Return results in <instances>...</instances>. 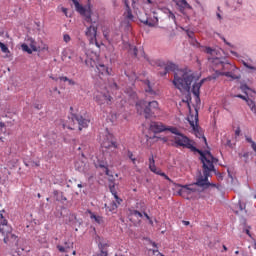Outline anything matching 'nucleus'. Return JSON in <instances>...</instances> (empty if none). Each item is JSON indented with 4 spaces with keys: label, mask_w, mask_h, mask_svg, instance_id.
<instances>
[{
    "label": "nucleus",
    "mask_w": 256,
    "mask_h": 256,
    "mask_svg": "<svg viewBox=\"0 0 256 256\" xmlns=\"http://www.w3.org/2000/svg\"><path fill=\"white\" fill-rule=\"evenodd\" d=\"M164 73L160 72V75L163 77L170 71L174 72L173 85L181 93H189L191 91V84L195 81V74L191 70H178V66L175 63L167 62L164 67Z\"/></svg>",
    "instance_id": "obj_1"
},
{
    "label": "nucleus",
    "mask_w": 256,
    "mask_h": 256,
    "mask_svg": "<svg viewBox=\"0 0 256 256\" xmlns=\"http://www.w3.org/2000/svg\"><path fill=\"white\" fill-rule=\"evenodd\" d=\"M200 159L203 164L204 176H200L192 185H194V187H205V185L215 187V184L209 183V177H211V173H216L215 163H219V159L215 158L209 151L205 153L200 152Z\"/></svg>",
    "instance_id": "obj_2"
},
{
    "label": "nucleus",
    "mask_w": 256,
    "mask_h": 256,
    "mask_svg": "<svg viewBox=\"0 0 256 256\" xmlns=\"http://www.w3.org/2000/svg\"><path fill=\"white\" fill-rule=\"evenodd\" d=\"M137 113L142 115L144 113L145 119H151V117H155V113H159V102L153 100L151 102H147L145 100H140L136 103Z\"/></svg>",
    "instance_id": "obj_3"
},
{
    "label": "nucleus",
    "mask_w": 256,
    "mask_h": 256,
    "mask_svg": "<svg viewBox=\"0 0 256 256\" xmlns=\"http://www.w3.org/2000/svg\"><path fill=\"white\" fill-rule=\"evenodd\" d=\"M170 133L176 135L174 136V143L176 147H184L185 149H191L192 151L199 153V155L203 153L201 150L197 149V147L193 146V140L189 139V137L181 133V131H179V128H171Z\"/></svg>",
    "instance_id": "obj_4"
},
{
    "label": "nucleus",
    "mask_w": 256,
    "mask_h": 256,
    "mask_svg": "<svg viewBox=\"0 0 256 256\" xmlns=\"http://www.w3.org/2000/svg\"><path fill=\"white\" fill-rule=\"evenodd\" d=\"M209 61L211 63V67L213 69V71H215V76L212 77V79H217V77H230L231 79H240V76H237L235 73L233 72H222L223 69V63H225V59L224 58H219V57H215V58H209Z\"/></svg>",
    "instance_id": "obj_5"
},
{
    "label": "nucleus",
    "mask_w": 256,
    "mask_h": 256,
    "mask_svg": "<svg viewBox=\"0 0 256 256\" xmlns=\"http://www.w3.org/2000/svg\"><path fill=\"white\" fill-rule=\"evenodd\" d=\"M1 234L4 236L3 242L9 247H19V236L13 233L11 225L3 224Z\"/></svg>",
    "instance_id": "obj_6"
},
{
    "label": "nucleus",
    "mask_w": 256,
    "mask_h": 256,
    "mask_svg": "<svg viewBox=\"0 0 256 256\" xmlns=\"http://www.w3.org/2000/svg\"><path fill=\"white\" fill-rule=\"evenodd\" d=\"M68 124H62L63 129H75V124H78L79 131L89 127L90 121L88 119L83 118L81 115L72 114L71 118H68Z\"/></svg>",
    "instance_id": "obj_7"
},
{
    "label": "nucleus",
    "mask_w": 256,
    "mask_h": 256,
    "mask_svg": "<svg viewBox=\"0 0 256 256\" xmlns=\"http://www.w3.org/2000/svg\"><path fill=\"white\" fill-rule=\"evenodd\" d=\"M100 144L104 149H117V141H115V136L109 133V130H105V132L100 136Z\"/></svg>",
    "instance_id": "obj_8"
},
{
    "label": "nucleus",
    "mask_w": 256,
    "mask_h": 256,
    "mask_svg": "<svg viewBox=\"0 0 256 256\" xmlns=\"http://www.w3.org/2000/svg\"><path fill=\"white\" fill-rule=\"evenodd\" d=\"M74 3V7L80 15H83L85 17L86 23H93V19H91V7L88 6L87 8L83 7L77 0H72Z\"/></svg>",
    "instance_id": "obj_9"
},
{
    "label": "nucleus",
    "mask_w": 256,
    "mask_h": 256,
    "mask_svg": "<svg viewBox=\"0 0 256 256\" xmlns=\"http://www.w3.org/2000/svg\"><path fill=\"white\" fill-rule=\"evenodd\" d=\"M176 187H180L178 190V194L181 197H187L188 195H193V193H197V187H195V184H186V185H181V184H176Z\"/></svg>",
    "instance_id": "obj_10"
},
{
    "label": "nucleus",
    "mask_w": 256,
    "mask_h": 256,
    "mask_svg": "<svg viewBox=\"0 0 256 256\" xmlns=\"http://www.w3.org/2000/svg\"><path fill=\"white\" fill-rule=\"evenodd\" d=\"M22 51H24L25 53H28V55L33 54L34 52L39 51V49L37 48V41H35V39H33L32 37H27L26 38V44H22L21 45Z\"/></svg>",
    "instance_id": "obj_11"
},
{
    "label": "nucleus",
    "mask_w": 256,
    "mask_h": 256,
    "mask_svg": "<svg viewBox=\"0 0 256 256\" xmlns=\"http://www.w3.org/2000/svg\"><path fill=\"white\" fill-rule=\"evenodd\" d=\"M188 121L196 137L201 139V137H203V132L201 131V128H199V115L196 114L195 117L194 116L188 117Z\"/></svg>",
    "instance_id": "obj_12"
},
{
    "label": "nucleus",
    "mask_w": 256,
    "mask_h": 256,
    "mask_svg": "<svg viewBox=\"0 0 256 256\" xmlns=\"http://www.w3.org/2000/svg\"><path fill=\"white\" fill-rule=\"evenodd\" d=\"M149 169L150 171H152V173H155V175H160V177H164L166 181H169L170 183L173 182L171 178H169V176L165 174V172H162L160 168H157V166L155 165V158H153V156L149 158Z\"/></svg>",
    "instance_id": "obj_13"
},
{
    "label": "nucleus",
    "mask_w": 256,
    "mask_h": 256,
    "mask_svg": "<svg viewBox=\"0 0 256 256\" xmlns=\"http://www.w3.org/2000/svg\"><path fill=\"white\" fill-rule=\"evenodd\" d=\"M86 37H88L91 45H96V47H99V43L97 42V26L91 25L86 29Z\"/></svg>",
    "instance_id": "obj_14"
},
{
    "label": "nucleus",
    "mask_w": 256,
    "mask_h": 256,
    "mask_svg": "<svg viewBox=\"0 0 256 256\" xmlns=\"http://www.w3.org/2000/svg\"><path fill=\"white\" fill-rule=\"evenodd\" d=\"M94 100L96 101V103H98V105H105V103H107V105H111V101H113V97L103 92H97V94L94 97Z\"/></svg>",
    "instance_id": "obj_15"
},
{
    "label": "nucleus",
    "mask_w": 256,
    "mask_h": 256,
    "mask_svg": "<svg viewBox=\"0 0 256 256\" xmlns=\"http://www.w3.org/2000/svg\"><path fill=\"white\" fill-rule=\"evenodd\" d=\"M150 127L154 133H163L164 131H171V129L175 128L173 126H166L161 122H154Z\"/></svg>",
    "instance_id": "obj_16"
},
{
    "label": "nucleus",
    "mask_w": 256,
    "mask_h": 256,
    "mask_svg": "<svg viewBox=\"0 0 256 256\" xmlns=\"http://www.w3.org/2000/svg\"><path fill=\"white\" fill-rule=\"evenodd\" d=\"M207 80V78H204L202 80H200L199 82H195L192 86V93L193 95L196 97V101H199V95H200V91H201V87H203V83H205V81Z\"/></svg>",
    "instance_id": "obj_17"
},
{
    "label": "nucleus",
    "mask_w": 256,
    "mask_h": 256,
    "mask_svg": "<svg viewBox=\"0 0 256 256\" xmlns=\"http://www.w3.org/2000/svg\"><path fill=\"white\" fill-rule=\"evenodd\" d=\"M104 207H105L107 213H115V211H117V208L119 207V205H117V202L112 201L109 204H105Z\"/></svg>",
    "instance_id": "obj_18"
},
{
    "label": "nucleus",
    "mask_w": 256,
    "mask_h": 256,
    "mask_svg": "<svg viewBox=\"0 0 256 256\" xmlns=\"http://www.w3.org/2000/svg\"><path fill=\"white\" fill-rule=\"evenodd\" d=\"M235 69L236 68L233 64L224 60V63L222 64V73H231V71H235Z\"/></svg>",
    "instance_id": "obj_19"
},
{
    "label": "nucleus",
    "mask_w": 256,
    "mask_h": 256,
    "mask_svg": "<svg viewBox=\"0 0 256 256\" xmlns=\"http://www.w3.org/2000/svg\"><path fill=\"white\" fill-rule=\"evenodd\" d=\"M125 7H126V12H125V17L126 19H129V21H133V12L131 11V7L129 6V2L127 0L124 1Z\"/></svg>",
    "instance_id": "obj_20"
},
{
    "label": "nucleus",
    "mask_w": 256,
    "mask_h": 256,
    "mask_svg": "<svg viewBox=\"0 0 256 256\" xmlns=\"http://www.w3.org/2000/svg\"><path fill=\"white\" fill-rule=\"evenodd\" d=\"M97 69L101 75H111V72L109 71V68L105 66L104 64H99L97 66Z\"/></svg>",
    "instance_id": "obj_21"
},
{
    "label": "nucleus",
    "mask_w": 256,
    "mask_h": 256,
    "mask_svg": "<svg viewBox=\"0 0 256 256\" xmlns=\"http://www.w3.org/2000/svg\"><path fill=\"white\" fill-rule=\"evenodd\" d=\"M3 213H5V210L0 211V233H1V229L3 228V225L9 224L7 219H5V217L3 216Z\"/></svg>",
    "instance_id": "obj_22"
},
{
    "label": "nucleus",
    "mask_w": 256,
    "mask_h": 256,
    "mask_svg": "<svg viewBox=\"0 0 256 256\" xmlns=\"http://www.w3.org/2000/svg\"><path fill=\"white\" fill-rule=\"evenodd\" d=\"M89 214H90V218L94 219V221L98 223V225H101V223H103V218L101 216H97L95 215V213L91 211H89Z\"/></svg>",
    "instance_id": "obj_23"
},
{
    "label": "nucleus",
    "mask_w": 256,
    "mask_h": 256,
    "mask_svg": "<svg viewBox=\"0 0 256 256\" xmlns=\"http://www.w3.org/2000/svg\"><path fill=\"white\" fill-rule=\"evenodd\" d=\"M98 167H100V169H105V174L108 176L110 175L109 174V165L107 164L106 161L98 162Z\"/></svg>",
    "instance_id": "obj_24"
},
{
    "label": "nucleus",
    "mask_w": 256,
    "mask_h": 256,
    "mask_svg": "<svg viewBox=\"0 0 256 256\" xmlns=\"http://www.w3.org/2000/svg\"><path fill=\"white\" fill-rule=\"evenodd\" d=\"M246 103H247L248 107H250V110L252 111V113H256V103H255V101L248 98L246 100Z\"/></svg>",
    "instance_id": "obj_25"
},
{
    "label": "nucleus",
    "mask_w": 256,
    "mask_h": 256,
    "mask_svg": "<svg viewBox=\"0 0 256 256\" xmlns=\"http://www.w3.org/2000/svg\"><path fill=\"white\" fill-rule=\"evenodd\" d=\"M66 247H63L61 245L57 246L58 251H60V253H67V249H71V247H73V244L69 245L67 242H65Z\"/></svg>",
    "instance_id": "obj_26"
},
{
    "label": "nucleus",
    "mask_w": 256,
    "mask_h": 256,
    "mask_svg": "<svg viewBox=\"0 0 256 256\" xmlns=\"http://www.w3.org/2000/svg\"><path fill=\"white\" fill-rule=\"evenodd\" d=\"M76 169L80 171L81 173H85V163L83 161L77 162L75 165Z\"/></svg>",
    "instance_id": "obj_27"
},
{
    "label": "nucleus",
    "mask_w": 256,
    "mask_h": 256,
    "mask_svg": "<svg viewBox=\"0 0 256 256\" xmlns=\"http://www.w3.org/2000/svg\"><path fill=\"white\" fill-rule=\"evenodd\" d=\"M204 53H207L208 55H215L217 51L211 47H204Z\"/></svg>",
    "instance_id": "obj_28"
},
{
    "label": "nucleus",
    "mask_w": 256,
    "mask_h": 256,
    "mask_svg": "<svg viewBox=\"0 0 256 256\" xmlns=\"http://www.w3.org/2000/svg\"><path fill=\"white\" fill-rule=\"evenodd\" d=\"M131 215L133 217H136L137 219H141L143 217V214L141 212H139L138 210L131 211Z\"/></svg>",
    "instance_id": "obj_29"
},
{
    "label": "nucleus",
    "mask_w": 256,
    "mask_h": 256,
    "mask_svg": "<svg viewBox=\"0 0 256 256\" xmlns=\"http://www.w3.org/2000/svg\"><path fill=\"white\" fill-rule=\"evenodd\" d=\"M0 49L2 53H9V47H7L3 42H0Z\"/></svg>",
    "instance_id": "obj_30"
},
{
    "label": "nucleus",
    "mask_w": 256,
    "mask_h": 256,
    "mask_svg": "<svg viewBox=\"0 0 256 256\" xmlns=\"http://www.w3.org/2000/svg\"><path fill=\"white\" fill-rule=\"evenodd\" d=\"M168 18L172 19V21H174V23L176 22V17L175 14L173 12H171V10H168Z\"/></svg>",
    "instance_id": "obj_31"
},
{
    "label": "nucleus",
    "mask_w": 256,
    "mask_h": 256,
    "mask_svg": "<svg viewBox=\"0 0 256 256\" xmlns=\"http://www.w3.org/2000/svg\"><path fill=\"white\" fill-rule=\"evenodd\" d=\"M244 67H246V69H251L252 71H256V67L249 65L247 62H243Z\"/></svg>",
    "instance_id": "obj_32"
},
{
    "label": "nucleus",
    "mask_w": 256,
    "mask_h": 256,
    "mask_svg": "<svg viewBox=\"0 0 256 256\" xmlns=\"http://www.w3.org/2000/svg\"><path fill=\"white\" fill-rule=\"evenodd\" d=\"M146 85L148 86V88L146 89V92L153 93V89L151 88V82H149V80L146 81Z\"/></svg>",
    "instance_id": "obj_33"
},
{
    "label": "nucleus",
    "mask_w": 256,
    "mask_h": 256,
    "mask_svg": "<svg viewBox=\"0 0 256 256\" xmlns=\"http://www.w3.org/2000/svg\"><path fill=\"white\" fill-rule=\"evenodd\" d=\"M63 41L65 43H69V41H71V36H69V34H64L63 35Z\"/></svg>",
    "instance_id": "obj_34"
},
{
    "label": "nucleus",
    "mask_w": 256,
    "mask_h": 256,
    "mask_svg": "<svg viewBox=\"0 0 256 256\" xmlns=\"http://www.w3.org/2000/svg\"><path fill=\"white\" fill-rule=\"evenodd\" d=\"M181 5H183L185 9H191V5H189V3L186 2V0H182Z\"/></svg>",
    "instance_id": "obj_35"
},
{
    "label": "nucleus",
    "mask_w": 256,
    "mask_h": 256,
    "mask_svg": "<svg viewBox=\"0 0 256 256\" xmlns=\"http://www.w3.org/2000/svg\"><path fill=\"white\" fill-rule=\"evenodd\" d=\"M114 198H115L116 203H117L116 205H121L123 200L121 198H119V196L117 194L114 195Z\"/></svg>",
    "instance_id": "obj_36"
},
{
    "label": "nucleus",
    "mask_w": 256,
    "mask_h": 256,
    "mask_svg": "<svg viewBox=\"0 0 256 256\" xmlns=\"http://www.w3.org/2000/svg\"><path fill=\"white\" fill-rule=\"evenodd\" d=\"M109 189H110L112 195H117V191H115V185H110Z\"/></svg>",
    "instance_id": "obj_37"
},
{
    "label": "nucleus",
    "mask_w": 256,
    "mask_h": 256,
    "mask_svg": "<svg viewBox=\"0 0 256 256\" xmlns=\"http://www.w3.org/2000/svg\"><path fill=\"white\" fill-rule=\"evenodd\" d=\"M103 36L105 37V39L107 40V41H109V31H107V30H103Z\"/></svg>",
    "instance_id": "obj_38"
},
{
    "label": "nucleus",
    "mask_w": 256,
    "mask_h": 256,
    "mask_svg": "<svg viewBox=\"0 0 256 256\" xmlns=\"http://www.w3.org/2000/svg\"><path fill=\"white\" fill-rule=\"evenodd\" d=\"M59 81H63L64 83H67L69 81V78H67V76H61L59 77Z\"/></svg>",
    "instance_id": "obj_39"
},
{
    "label": "nucleus",
    "mask_w": 256,
    "mask_h": 256,
    "mask_svg": "<svg viewBox=\"0 0 256 256\" xmlns=\"http://www.w3.org/2000/svg\"><path fill=\"white\" fill-rule=\"evenodd\" d=\"M236 97L238 98V99H243V101H247L249 98H247V96H243V95H241V94H238V95H236Z\"/></svg>",
    "instance_id": "obj_40"
},
{
    "label": "nucleus",
    "mask_w": 256,
    "mask_h": 256,
    "mask_svg": "<svg viewBox=\"0 0 256 256\" xmlns=\"http://www.w3.org/2000/svg\"><path fill=\"white\" fill-rule=\"evenodd\" d=\"M3 129H5V123L0 122V135L3 133Z\"/></svg>",
    "instance_id": "obj_41"
},
{
    "label": "nucleus",
    "mask_w": 256,
    "mask_h": 256,
    "mask_svg": "<svg viewBox=\"0 0 256 256\" xmlns=\"http://www.w3.org/2000/svg\"><path fill=\"white\" fill-rule=\"evenodd\" d=\"M240 211H245V204H242L241 202L238 203Z\"/></svg>",
    "instance_id": "obj_42"
},
{
    "label": "nucleus",
    "mask_w": 256,
    "mask_h": 256,
    "mask_svg": "<svg viewBox=\"0 0 256 256\" xmlns=\"http://www.w3.org/2000/svg\"><path fill=\"white\" fill-rule=\"evenodd\" d=\"M111 89H112V90H117V89H119V86L117 85V83H113V84L111 85Z\"/></svg>",
    "instance_id": "obj_43"
},
{
    "label": "nucleus",
    "mask_w": 256,
    "mask_h": 256,
    "mask_svg": "<svg viewBox=\"0 0 256 256\" xmlns=\"http://www.w3.org/2000/svg\"><path fill=\"white\" fill-rule=\"evenodd\" d=\"M97 256H107V251L101 250V252Z\"/></svg>",
    "instance_id": "obj_44"
},
{
    "label": "nucleus",
    "mask_w": 256,
    "mask_h": 256,
    "mask_svg": "<svg viewBox=\"0 0 256 256\" xmlns=\"http://www.w3.org/2000/svg\"><path fill=\"white\" fill-rule=\"evenodd\" d=\"M68 85H76V83L73 79L68 78Z\"/></svg>",
    "instance_id": "obj_45"
},
{
    "label": "nucleus",
    "mask_w": 256,
    "mask_h": 256,
    "mask_svg": "<svg viewBox=\"0 0 256 256\" xmlns=\"http://www.w3.org/2000/svg\"><path fill=\"white\" fill-rule=\"evenodd\" d=\"M128 157H129V159L130 160H132V159H135L134 157H133V152H131V151H128Z\"/></svg>",
    "instance_id": "obj_46"
},
{
    "label": "nucleus",
    "mask_w": 256,
    "mask_h": 256,
    "mask_svg": "<svg viewBox=\"0 0 256 256\" xmlns=\"http://www.w3.org/2000/svg\"><path fill=\"white\" fill-rule=\"evenodd\" d=\"M61 10H62V13H64V15H66V17H67V8L62 7Z\"/></svg>",
    "instance_id": "obj_47"
},
{
    "label": "nucleus",
    "mask_w": 256,
    "mask_h": 256,
    "mask_svg": "<svg viewBox=\"0 0 256 256\" xmlns=\"http://www.w3.org/2000/svg\"><path fill=\"white\" fill-rule=\"evenodd\" d=\"M144 217H145L148 221H151V217L149 216L148 213H144Z\"/></svg>",
    "instance_id": "obj_48"
},
{
    "label": "nucleus",
    "mask_w": 256,
    "mask_h": 256,
    "mask_svg": "<svg viewBox=\"0 0 256 256\" xmlns=\"http://www.w3.org/2000/svg\"><path fill=\"white\" fill-rule=\"evenodd\" d=\"M133 55H134V57H137V47L133 48Z\"/></svg>",
    "instance_id": "obj_49"
},
{
    "label": "nucleus",
    "mask_w": 256,
    "mask_h": 256,
    "mask_svg": "<svg viewBox=\"0 0 256 256\" xmlns=\"http://www.w3.org/2000/svg\"><path fill=\"white\" fill-rule=\"evenodd\" d=\"M241 89H242V91H246V89H249V87L247 85H242Z\"/></svg>",
    "instance_id": "obj_50"
},
{
    "label": "nucleus",
    "mask_w": 256,
    "mask_h": 256,
    "mask_svg": "<svg viewBox=\"0 0 256 256\" xmlns=\"http://www.w3.org/2000/svg\"><path fill=\"white\" fill-rule=\"evenodd\" d=\"M246 141H247V143H251V144L255 142V141H253V139H251V138H249V137L246 138Z\"/></svg>",
    "instance_id": "obj_51"
},
{
    "label": "nucleus",
    "mask_w": 256,
    "mask_h": 256,
    "mask_svg": "<svg viewBox=\"0 0 256 256\" xmlns=\"http://www.w3.org/2000/svg\"><path fill=\"white\" fill-rule=\"evenodd\" d=\"M226 145H227L228 147H233V144L231 143V140H227Z\"/></svg>",
    "instance_id": "obj_52"
},
{
    "label": "nucleus",
    "mask_w": 256,
    "mask_h": 256,
    "mask_svg": "<svg viewBox=\"0 0 256 256\" xmlns=\"http://www.w3.org/2000/svg\"><path fill=\"white\" fill-rule=\"evenodd\" d=\"M50 79H52L53 81H59V78L53 76H51Z\"/></svg>",
    "instance_id": "obj_53"
},
{
    "label": "nucleus",
    "mask_w": 256,
    "mask_h": 256,
    "mask_svg": "<svg viewBox=\"0 0 256 256\" xmlns=\"http://www.w3.org/2000/svg\"><path fill=\"white\" fill-rule=\"evenodd\" d=\"M131 161H132L133 165H135V163H136L137 159L132 158V159H131Z\"/></svg>",
    "instance_id": "obj_54"
},
{
    "label": "nucleus",
    "mask_w": 256,
    "mask_h": 256,
    "mask_svg": "<svg viewBox=\"0 0 256 256\" xmlns=\"http://www.w3.org/2000/svg\"><path fill=\"white\" fill-rule=\"evenodd\" d=\"M152 247H157V243L151 242Z\"/></svg>",
    "instance_id": "obj_55"
},
{
    "label": "nucleus",
    "mask_w": 256,
    "mask_h": 256,
    "mask_svg": "<svg viewBox=\"0 0 256 256\" xmlns=\"http://www.w3.org/2000/svg\"><path fill=\"white\" fill-rule=\"evenodd\" d=\"M152 253H159V250L158 249L152 250Z\"/></svg>",
    "instance_id": "obj_56"
},
{
    "label": "nucleus",
    "mask_w": 256,
    "mask_h": 256,
    "mask_svg": "<svg viewBox=\"0 0 256 256\" xmlns=\"http://www.w3.org/2000/svg\"><path fill=\"white\" fill-rule=\"evenodd\" d=\"M77 187H79V189H81L83 187V184H78Z\"/></svg>",
    "instance_id": "obj_57"
},
{
    "label": "nucleus",
    "mask_w": 256,
    "mask_h": 256,
    "mask_svg": "<svg viewBox=\"0 0 256 256\" xmlns=\"http://www.w3.org/2000/svg\"><path fill=\"white\" fill-rule=\"evenodd\" d=\"M223 250L227 251V246L223 245Z\"/></svg>",
    "instance_id": "obj_58"
},
{
    "label": "nucleus",
    "mask_w": 256,
    "mask_h": 256,
    "mask_svg": "<svg viewBox=\"0 0 256 256\" xmlns=\"http://www.w3.org/2000/svg\"><path fill=\"white\" fill-rule=\"evenodd\" d=\"M218 19H222L221 14H217Z\"/></svg>",
    "instance_id": "obj_59"
},
{
    "label": "nucleus",
    "mask_w": 256,
    "mask_h": 256,
    "mask_svg": "<svg viewBox=\"0 0 256 256\" xmlns=\"http://www.w3.org/2000/svg\"><path fill=\"white\" fill-rule=\"evenodd\" d=\"M246 233L249 235V237H251V233L249 232V230H246Z\"/></svg>",
    "instance_id": "obj_60"
},
{
    "label": "nucleus",
    "mask_w": 256,
    "mask_h": 256,
    "mask_svg": "<svg viewBox=\"0 0 256 256\" xmlns=\"http://www.w3.org/2000/svg\"><path fill=\"white\" fill-rule=\"evenodd\" d=\"M148 221H149L150 225H153V220H151V218Z\"/></svg>",
    "instance_id": "obj_61"
},
{
    "label": "nucleus",
    "mask_w": 256,
    "mask_h": 256,
    "mask_svg": "<svg viewBox=\"0 0 256 256\" xmlns=\"http://www.w3.org/2000/svg\"><path fill=\"white\" fill-rule=\"evenodd\" d=\"M243 157H249V153H245Z\"/></svg>",
    "instance_id": "obj_62"
},
{
    "label": "nucleus",
    "mask_w": 256,
    "mask_h": 256,
    "mask_svg": "<svg viewBox=\"0 0 256 256\" xmlns=\"http://www.w3.org/2000/svg\"><path fill=\"white\" fill-rule=\"evenodd\" d=\"M184 225H189V221H184Z\"/></svg>",
    "instance_id": "obj_63"
},
{
    "label": "nucleus",
    "mask_w": 256,
    "mask_h": 256,
    "mask_svg": "<svg viewBox=\"0 0 256 256\" xmlns=\"http://www.w3.org/2000/svg\"><path fill=\"white\" fill-rule=\"evenodd\" d=\"M215 175H218V177H221V174L220 173H217V172H214Z\"/></svg>",
    "instance_id": "obj_64"
}]
</instances>
